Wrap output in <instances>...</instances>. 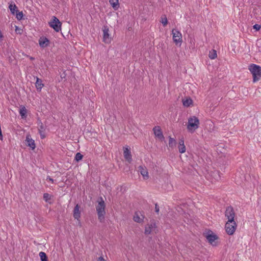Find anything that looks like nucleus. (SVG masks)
<instances>
[{
    "instance_id": "1",
    "label": "nucleus",
    "mask_w": 261,
    "mask_h": 261,
    "mask_svg": "<svg viewBox=\"0 0 261 261\" xmlns=\"http://www.w3.org/2000/svg\"><path fill=\"white\" fill-rule=\"evenodd\" d=\"M100 200L98 201V204L96 205V210L97 213L98 219L101 223H103L105 220L106 215V204L102 198H99Z\"/></svg>"
},
{
    "instance_id": "2",
    "label": "nucleus",
    "mask_w": 261,
    "mask_h": 261,
    "mask_svg": "<svg viewBox=\"0 0 261 261\" xmlns=\"http://www.w3.org/2000/svg\"><path fill=\"white\" fill-rule=\"evenodd\" d=\"M249 69L252 74L254 83L261 79V67L260 66L252 64L249 66Z\"/></svg>"
},
{
    "instance_id": "3",
    "label": "nucleus",
    "mask_w": 261,
    "mask_h": 261,
    "mask_svg": "<svg viewBox=\"0 0 261 261\" xmlns=\"http://www.w3.org/2000/svg\"><path fill=\"white\" fill-rule=\"evenodd\" d=\"M199 120L197 117H190L188 119L187 129L189 132L193 133L199 127Z\"/></svg>"
},
{
    "instance_id": "4",
    "label": "nucleus",
    "mask_w": 261,
    "mask_h": 261,
    "mask_svg": "<svg viewBox=\"0 0 261 261\" xmlns=\"http://www.w3.org/2000/svg\"><path fill=\"white\" fill-rule=\"evenodd\" d=\"M61 25L62 23L60 20L54 16L52 17L51 21L49 22V27L54 29L57 32H59L61 30Z\"/></svg>"
},
{
    "instance_id": "5",
    "label": "nucleus",
    "mask_w": 261,
    "mask_h": 261,
    "mask_svg": "<svg viewBox=\"0 0 261 261\" xmlns=\"http://www.w3.org/2000/svg\"><path fill=\"white\" fill-rule=\"evenodd\" d=\"M237 225L234 221L232 222H229L227 221L225 225L226 233L229 235L233 234L237 228Z\"/></svg>"
},
{
    "instance_id": "6",
    "label": "nucleus",
    "mask_w": 261,
    "mask_h": 261,
    "mask_svg": "<svg viewBox=\"0 0 261 261\" xmlns=\"http://www.w3.org/2000/svg\"><path fill=\"white\" fill-rule=\"evenodd\" d=\"M225 216L227 218L229 222H234L235 213L233 207L229 206L226 207L225 212Z\"/></svg>"
},
{
    "instance_id": "7",
    "label": "nucleus",
    "mask_w": 261,
    "mask_h": 261,
    "mask_svg": "<svg viewBox=\"0 0 261 261\" xmlns=\"http://www.w3.org/2000/svg\"><path fill=\"white\" fill-rule=\"evenodd\" d=\"M173 35V40L176 44L181 43L182 42V35L181 33L177 29H173L172 31Z\"/></svg>"
},
{
    "instance_id": "8",
    "label": "nucleus",
    "mask_w": 261,
    "mask_h": 261,
    "mask_svg": "<svg viewBox=\"0 0 261 261\" xmlns=\"http://www.w3.org/2000/svg\"><path fill=\"white\" fill-rule=\"evenodd\" d=\"M154 135L161 141H163L165 140V137L163 134L162 130L159 126H155L153 128Z\"/></svg>"
},
{
    "instance_id": "9",
    "label": "nucleus",
    "mask_w": 261,
    "mask_h": 261,
    "mask_svg": "<svg viewBox=\"0 0 261 261\" xmlns=\"http://www.w3.org/2000/svg\"><path fill=\"white\" fill-rule=\"evenodd\" d=\"M109 27L107 25H104L102 27L103 31V41L106 43H110L111 37L109 34Z\"/></svg>"
},
{
    "instance_id": "10",
    "label": "nucleus",
    "mask_w": 261,
    "mask_h": 261,
    "mask_svg": "<svg viewBox=\"0 0 261 261\" xmlns=\"http://www.w3.org/2000/svg\"><path fill=\"white\" fill-rule=\"evenodd\" d=\"M210 233H207L206 235V238L208 240V242L213 246H216V243L215 242V240L218 239V237L211 231Z\"/></svg>"
},
{
    "instance_id": "11",
    "label": "nucleus",
    "mask_w": 261,
    "mask_h": 261,
    "mask_svg": "<svg viewBox=\"0 0 261 261\" xmlns=\"http://www.w3.org/2000/svg\"><path fill=\"white\" fill-rule=\"evenodd\" d=\"M144 218V216L142 214L141 212H136L133 217V220L136 222L141 223L143 222Z\"/></svg>"
},
{
    "instance_id": "12",
    "label": "nucleus",
    "mask_w": 261,
    "mask_h": 261,
    "mask_svg": "<svg viewBox=\"0 0 261 261\" xmlns=\"http://www.w3.org/2000/svg\"><path fill=\"white\" fill-rule=\"evenodd\" d=\"M123 150L124 157L126 161H127L129 163H130L132 161V154L130 151V149L128 147H124Z\"/></svg>"
},
{
    "instance_id": "13",
    "label": "nucleus",
    "mask_w": 261,
    "mask_h": 261,
    "mask_svg": "<svg viewBox=\"0 0 261 261\" xmlns=\"http://www.w3.org/2000/svg\"><path fill=\"white\" fill-rule=\"evenodd\" d=\"M39 44L41 48H45L49 45V40L46 37L42 36L39 39Z\"/></svg>"
},
{
    "instance_id": "14",
    "label": "nucleus",
    "mask_w": 261,
    "mask_h": 261,
    "mask_svg": "<svg viewBox=\"0 0 261 261\" xmlns=\"http://www.w3.org/2000/svg\"><path fill=\"white\" fill-rule=\"evenodd\" d=\"M80 206L77 204L75 206L73 211V217L74 219L80 221L81 218V211H80Z\"/></svg>"
},
{
    "instance_id": "15",
    "label": "nucleus",
    "mask_w": 261,
    "mask_h": 261,
    "mask_svg": "<svg viewBox=\"0 0 261 261\" xmlns=\"http://www.w3.org/2000/svg\"><path fill=\"white\" fill-rule=\"evenodd\" d=\"M25 141L27 142V146H29L32 149H34L36 147L35 141L30 137V135H27L26 137Z\"/></svg>"
},
{
    "instance_id": "16",
    "label": "nucleus",
    "mask_w": 261,
    "mask_h": 261,
    "mask_svg": "<svg viewBox=\"0 0 261 261\" xmlns=\"http://www.w3.org/2000/svg\"><path fill=\"white\" fill-rule=\"evenodd\" d=\"M19 114L22 119H25L27 117V110L25 107L21 105L19 109Z\"/></svg>"
},
{
    "instance_id": "17",
    "label": "nucleus",
    "mask_w": 261,
    "mask_h": 261,
    "mask_svg": "<svg viewBox=\"0 0 261 261\" xmlns=\"http://www.w3.org/2000/svg\"><path fill=\"white\" fill-rule=\"evenodd\" d=\"M35 86H36L37 90L38 92H40L41 91L42 88L44 86V84L42 83V81L40 79L38 78V77H36Z\"/></svg>"
},
{
    "instance_id": "18",
    "label": "nucleus",
    "mask_w": 261,
    "mask_h": 261,
    "mask_svg": "<svg viewBox=\"0 0 261 261\" xmlns=\"http://www.w3.org/2000/svg\"><path fill=\"white\" fill-rule=\"evenodd\" d=\"M139 171L141 173V174L143 176L144 179H147L148 178V173L146 169V168H143L142 166H140L139 167Z\"/></svg>"
},
{
    "instance_id": "19",
    "label": "nucleus",
    "mask_w": 261,
    "mask_h": 261,
    "mask_svg": "<svg viewBox=\"0 0 261 261\" xmlns=\"http://www.w3.org/2000/svg\"><path fill=\"white\" fill-rule=\"evenodd\" d=\"M110 4L115 10H117L119 7V0H109Z\"/></svg>"
},
{
    "instance_id": "20",
    "label": "nucleus",
    "mask_w": 261,
    "mask_h": 261,
    "mask_svg": "<svg viewBox=\"0 0 261 261\" xmlns=\"http://www.w3.org/2000/svg\"><path fill=\"white\" fill-rule=\"evenodd\" d=\"M9 8L10 10L11 13L13 15H15L17 12H18V8L14 3H11V4H10Z\"/></svg>"
},
{
    "instance_id": "21",
    "label": "nucleus",
    "mask_w": 261,
    "mask_h": 261,
    "mask_svg": "<svg viewBox=\"0 0 261 261\" xmlns=\"http://www.w3.org/2000/svg\"><path fill=\"white\" fill-rule=\"evenodd\" d=\"M176 141L174 138H173L171 137L170 136L169 137V147L173 149L174 147L176 146Z\"/></svg>"
},
{
    "instance_id": "22",
    "label": "nucleus",
    "mask_w": 261,
    "mask_h": 261,
    "mask_svg": "<svg viewBox=\"0 0 261 261\" xmlns=\"http://www.w3.org/2000/svg\"><path fill=\"white\" fill-rule=\"evenodd\" d=\"M39 257L41 261H48V257L44 252H40L39 253Z\"/></svg>"
},
{
    "instance_id": "23",
    "label": "nucleus",
    "mask_w": 261,
    "mask_h": 261,
    "mask_svg": "<svg viewBox=\"0 0 261 261\" xmlns=\"http://www.w3.org/2000/svg\"><path fill=\"white\" fill-rule=\"evenodd\" d=\"M208 56L211 59H215V58H216L217 56L216 50L212 49L211 51H210Z\"/></svg>"
},
{
    "instance_id": "24",
    "label": "nucleus",
    "mask_w": 261,
    "mask_h": 261,
    "mask_svg": "<svg viewBox=\"0 0 261 261\" xmlns=\"http://www.w3.org/2000/svg\"><path fill=\"white\" fill-rule=\"evenodd\" d=\"M192 100L191 98H187L183 100V105L185 107H188L192 103Z\"/></svg>"
},
{
    "instance_id": "25",
    "label": "nucleus",
    "mask_w": 261,
    "mask_h": 261,
    "mask_svg": "<svg viewBox=\"0 0 261 261\" xmlns=\"http://www.w3.org/2000/svg\"><path fill=\"white\" fill-rule=\"evenodd\" d=\"M83 158V155L80 152H77L75 154V156L74 158V160L76 162H78L80 161L81 160H82Z\"/></svg>"
},
{
    "instance_id": "26",
    "label": "nucleus",
    "mask_w": 261,
    "mask_h": 261,
    "mask_svg": "<svg viewBox=\"0 0 261 261\" xmlns=\"http://www.w3.org/2000/svg\"><path fill=\"white\" fill-rule=\"evenodd\" d=\"M152 230V229L151 228V227L150 226H149L148 224H147L145 227L144 233L145 234H150Z\"/></svg>"
},
{
    "instance_id": "27",
    "label": "nucleus",
    "mask_w": 261,
    "mask_h": 261,
    "mask_svg": "<svg viewBox=\"0 0 261 261\" xmlns=\"http://www.w3.org/2000/svg\"><path fill=\"white\" fill-rule=\"evenodd\" d=\"M15 14H16V17L17 20H20L23 19V14L22 11L19 12L18 11V12H17Z\"/></svg>"
},
{
    "instance_id": "28",
    "label": "nucleus",
    "mask_w": 261,
    "mask_h": 261,
    "mask_svg": "<svg viewBox=\"0 0 261 261\" xmlns=\"http://www.w3.org/2000/svg\"><path fill=\"white\" fill-rule=\"evenodd\" d=\"M51 196L48 193H45L43 194V199L46 202H49V200L51 199Z\"/></svg>"
},
{
    "instance_id": "29",
    "label": "nucleus",
    "mask_w": 261,
    "mask_h": 261,
    "mask_svg": "<svg viewBox=\"0 0 261 261\" xmlns=\"http://www.w3.org/2000/svg\"><path fill=\"white\" fill-rule=\"evenodd\" d=\"M161 19H162V20L161 21V22L163 24V26L164 27L166 26L168 23V20H167L166 16L165 15H164V17L162 16L161 17Z\"/></svg>"
},
{
    "instance_id": "30",
    "label": "nucleus",
    "mask_w": 261,
    "mask_h": 261,
    "mask_svg": "<svg viewBox=\"0 0 261 261\" xmlns=\"http://www.w3.org/2000/svg\"><path fill=\"white\" fill-rule=\"evenodd\" d=\"M179 152L181 153H183L186 151V147L185 145L178 146Z\"/></svg>"
},
{
    "instance_id": "31",
    "label": "nucleus",
    "mask_w": 261,
    "mask_h": 261,
    "mask_svg": "<svg viewBox=\"0 0 261 261\" xmlns=\"http://www.w3.org/2000/svg\"><path fill=\"white\" fill-rule=\"evenodd\" d=\"M45 127L44 126L43 123L42 122H40V124L39 125L38 130L39 131H42L44 132L45 131Z\"/></svg>"
},
{
    "instance_id": "32",
    "label": "nucleus",
    "mask_w": 261,
    "mask_h": 261,
    "mask_svg": "<svg viewBox=\"0 0 261 261\" xmlns=\"http://www.w3.org/2000/svg\"><path fill=\"white\" fill-rule=\"evenodd\" d=\"M152 229L155 228L156 227V224L154 221H151L150 224H148Z\"/></svg>"
},
{
    "instance_id": "33",
    "label": "nucleus",
    "mask_w": 261,
    "mask_h": 261,
    "mask_svg": "<svg viewBox=\"0 0 261 261\" xmlns=\"http://www.w3.org/2000/svg\"><path fill=\"white\" fill-rule=\"evenodd\" d=\"M253 29L255 30L256 31H259L261 28V25L258 24H255L253 26Z\"/></svg>"
},
{
    "instance_id": "34",
    "label": "nucleus",
    "mask_w": 261,
    "mask_h": 261,
    "mask_svg": "<svg viewBox=\"0 0 261 261\" xmlns=\"http://www.w3.org/2000/svg\"><path fill=\"white\" fill-rule=\"evenodd\" d=\"M66 73L65 72V71H64L61 74L60 77L62 79H65L66 80Z\"/></svg>"
},
{
    "instance_id": "35",
    "label": "nucleus",
    "mask_w": 261,
    "mask_h": 261,
    "mask_svg": "<svg viewBox=\"0 0 261 261\" xmlns=\"http://www.w3.org/2000/svg\"><path fill=\"white\" fill-rule=\"evenodd\" d=\"M41 139H44L45 137L44 132L39 131Z\"/></svg>"
},
{
    "instance_id": "36",
    "label": "nucleus",
    "mask_w": 261,
    "mask_h": 261,
    "mask_svg": "<svg viewBox=\"0 0 261 261\" xmlns=\"http://www.w3.org/2000/svg\"><path fill=\"white\" fill-rule=\"evenodd\" d=\"M159 211H160V207H159V206L158 205V204H157V203H156V204H155V212L156 213H159Z\"/></svg>"
},
{
    "instance_id": "37",
    "label": "nucleus",
    "mask_w": 261,
    "mask_h": 261,
    "mask_svg": "<svg viewBox=\"0 0 261 261\" xmlns=\"http://www.w3.org/2000/svg\"><path fill=\"white\" fill-rule=\"evenodd\" d=\"M184 145V140L183 139H181L179 141V145Z\"/></svg>"
},
{
    "instance_id": "38",
    "label": "nucleus",
    "mask_w": 261,
    "mask_h": 261,
    "mask_svg": "<svg viewBox=\"0 0 261 261\" xmlns=\"http://www.w3.org/2000/svg\"><path fill=\"white\" fill-rule=\"evenodd\" d=\"M46 180H48L51 181V182H54V179L51 178L50 176H48L46 178Z\"/></svg>"
},
{
    "instance_id": "39",
    "label": "nucleus",
    "mask_w": 261,
    "mask_h": 261,
    "mask_svg": "<svg viewBox=\"0 0 261 261\" xmlns=\"http://www.w3.org/2000/svg\"><path fill=\"white\" fill-rule=\"evenodd\" d=\"M98 261H106V260L103 258V257L100 256L98 258Z\"/></svg>"
},
{
    "instance_id": "40",
    "label": "nucleus",
    "mask_w": 261,
    "mask_h": 261,
    "mask_svg": "<svg viewBox=\"0 0 261 261\" xmlns=\"http://www.w3.org/2000/svg\"><path fill=\"white\" fill-rule=\"evenodd\" d=\"M30 60H34L35 59V58H34V57H30Z\"/></svg>"
},
{
    "instance_id": "41",
    "label": "nucleus",
    "mask_w": 261,
    "mask_h": 261,
    "mask_svg": "<svg viewBox=\"0 0 261 261\" xmlns=\"http://www.w3.org/2000/svg\"><path fill=\"white\" fill-rule=\"evenodd\" d=\"M18 29V27L16 26V30H15L16 32L17 31Z\"/></svg>"
}]
</instances>
